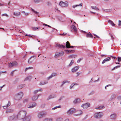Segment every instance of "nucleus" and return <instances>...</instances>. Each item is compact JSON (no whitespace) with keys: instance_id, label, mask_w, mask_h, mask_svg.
<instances>
[{"instance_id":"f257e3e1","label":"nucleus","mask_w":121,"mask_h":121,"mask_svg":"<svg viewBox=\"0 0 121 121\" xmlns=\"http://www.w3.org/2000/svg\"><path fill=\"white\" fill-rule=\"evenodd\" d=\"M26 113L27 111L26 110H20L18 113L17 117L20 119H23L26 117Z\"/></svg>"},{"instance_id":"f03ea898","label":"nucleus","mask_w":121,"mask_h":121,"mask_svg":"<svg viewBox=\"0 0 121 121\" xmlns=\"http://www.w3.org/2000/svg\"><path fill=\"white\" fill-rule=\"evenodd\" d=\"M23 95V93L22 92H19L16 94L14 98L16 100H19L21 99Z\"/></svg>"},{"instance_id":"7ed1b4c3","label":"nucleus","mask_w":121,"mask_h":121,"mask_svg":"<svg viewBox=\"0 0 121 121\" xmlns=\"http://www.w3.org/2000/svg\"><path fill=\"white\" fill-rule=\"evenodd\" d=\"M46 113L44 111H42L39 112L37 115V117L39 119H40L46 116Z\"/></svg>"},{"instance_id":"20e7f679","label":"nucleus","mask_w":121,"mask_h":121,"mask_svg":"<svg viewBox=\"0 0 121 121\" xmlns=\"http://www.w3.org/2000/svg\"><path fill=\"white\" fill-rule=\"evenodd\" d=\"M76 112H77L75 108H71L67 111V113L68 115H69Z\"/></svg>"},{"instance_id":"39448f33","label":"nucleus","mask_w":121,"mask_h":121,"mask_svg":"<svg viewBox=\"0 0 121 121\" xmlns=\"http://www.w3.org/2000/svg\"><path fill=\"white\" fill-rule=\"evenodd\" d=\"M36 58V57L34 56H32L28 59V63L29 64L32 63Z\"/></svg>"},{"instance_id":"423d86ee","label":"nucleus","mask_w":121,"mask_h":121,"mask_svg":"<svg viewBox=\"0 0 121 121\" xmlns=\"http://www.w3.org/2000/svg\"><path fill=\"white\" fill-rule=\"evenodd\" d=\"M103 113L102 112H99L95 113L94 115V117L96 118H100L103 115Z\"/></svg>"},{"instance_id":"0eeeda50","label":"nucleus","mask_w":121,"mask_h":121,"mask_svg":"<svg viewBox=\"0 0 121 121\" xmlns=\"http://www.w3.org/2000/svg\"><path fill=\"white\" fill-rule=\"evenodd\" d=\"M59 5L62 7H65L67 6L68 5V3L67 2H64L61 1L59 4Z\"/></svg>"},{"instance_id":"6e6552de","label":"nucleus","mask_w":121,"mask_h":121,"mask_svg":"<svg viewBox=\"0 0 121 121\" xmlns=\"http://www.w3.org/2000/svg\"><path fill=\"white\" fill-rule=\"evenodd\" d=\"M17 63L16 61H14L10 63L9 65V67L12 68L13 67L17 66Z\"/></svg>"},{"instance_id":"1a4fd4ad","label":"nucleus","mask_w":121,"mask_h":121,"mask_svg":"<svg viewBox=\"0 0 121 121\" xmlns=\"http://www.w3.org/2000/svg\"><path fill=\"white\" fill-rule=\"evenodd\" d=\"M18 118L17 117V116L13 114L11 116H10L9 117V120L11 121L13 120H16Z\"/></svg>"},{"instance_id":"9d476101","label":"nucleus","mask_w":121,"mask_h":121,"mask_svg":"<svg viewBox=\"0 0 121 121\" xmlns=\"http://www.w3.org/2000/svg\"><path fill=\"white\" fill-rule=\"evenodd\" d=\"M90 104L88 103H86L83 104L82 105V107L84 109H86L90 106Z\"/></svg>"},{"instance_id":"9b49d317","label":"nucleus","mask_w":121,"mask_h":121,"mask_svg":"<svg viewBox=\"0 0 121 121\" xmlns=\"http://www.w3.org/2000/svg\"><path fill=\"white\" fill-rule=\"evenodd\" d=\"M71 30L72 31L74 32H76L77 31L76 27L73 25H72L71 26Z\"/></svg>"},{"instance_id":"f8f14e48","label":"nucleus","mask_w":121,"mask_h":121,"mask_svg":"<svg viewBox=\"0 0 121 121\" xmlns=\"http://www.w3.org/2000/svg\"><path fill=\"white\" fill-rule=\"evenodd\" d=\"M36 105V104L35 103L33 102L30 105H28L27 107L28 108H31L35 107Z\"/></svg>"},{"instance_id":"ddd939ff","label":"nucleus","mask_w":121,"mask_h":121,"mask_svg":"<svg viewBox=\"0 0 121 121\" xmlns=\"http://www.w3.org/2000/svg\"><path fill=\"white\" fill-rule=\"evenodd\" d=\"M82 102L80 99L78 98H76L73 101V103L74 104H78Z\"/></svg>"},{"instance_id":"4468645a","label":"nucleus","mask_w":121,"mask_h":121,"mask_svg":"<svg viewBox=\"0 0 121 121\" xmlns=\"http://www.w3.org/2000/svg\"><path fill=\"white\" fill-rule=\"evenodd\" d=\"M117 116L116 114L115 113H113L111 114L110 116V118L112 120H114L116 119Z\"/></svg>"},{"instance_id":"2eb2a0df","label":"nucleus","mask_w":121,"mask_h":121,"mask_svg":"<svg viewBox=\"0 0 121 121\" xmlns=\"http://www.w3.org/2000/svg\"><path fill=\"white\" fill-rule=\"evenodd\" d=\"M79 67V66H77L75 67L72 69V72L73 73L75 72L78 69Z\"/></svg>"},{"instance_id":"dca6fc26","label":"nucleus","mask_w":121,"mask_h":121,"mask_svg":"<svg viewBox=\"0 0 121 121\" xmlns=\"http://www.w3.org/2000/svg\"><path fill=\"white\" fill-rule=\"evenodd\" d=\"M111 59V57H108L106 58H105L103 61L102 62V64H104L105 62L110 60Z\"/></svg>"},{"instance_id":"f3484780","label":"nucleus","mask_w":121,"mask_h":121,"mask_svg":"<svg viewBox=\"0 0 121 121\" xmlns=\"http://www.w3.org/2000/svg\"><path fill=\"white\" fill-rule=\"evenodd\" d=\"M24 118L23 121H30L31 117L30 116H27Z\"/></svg>"},{"instance_id":"a211bd4d","label":"nucleus","mask_w":121,"mask_h":121,"mask_svg":"<svg viewBox=\"0 0 121 121\" xmlns=\"http://www.w3.org/2000/svg\"><path fill=\"white\" fill-rule=\"evenodd\" d=\"M39 95H38L37 96L36 95L33 96L32 98V100L35 101L37 100V99L38 97H39Z\"/></svg>"},{"instance_id":"6ab92c4d","label":"nucleus","mask_w":121,"mask_h":121,"mask_svg":"<svg viewBox=\"0 0 121 121\" xmlns=\"http://www.w3.org/2000/svg\"><path fill=\"white\" fill-rule=\"evenodd\" d=\"M48 83V82L47 81H42L39 83V84L40 85H43L47 84Z\"/></svg>"},{"instance_id":"aec40b11","label":"nucleus","mask_w":121,"mask_h":121,"mask_svg":"<svg viewBox=\"0 0 121 121\" xmlns=\"http://www.w3.org/2000/svg\"><path fill=\"white\" fill-rule=\"evenodd\" d=\"M11 105V103L10 101H9L7 104L6 105L3 107L4 109H6L8 108Z\"/></svg>"},{"instance_id":"412c9836","label":"nucleus","mask_w":121,"mask_h":121,"mask_svg":"<svg viewBox=\"0 0 121 121\" xmlns=\"http://www.w3.org/2000/svg\"><path fill=\"white\" fill-rule=\"evenodd\" d=\"M78 113L77 114H74V116H78L80 115L82 113V112L81 110H79L77 111Z\"/></svg>"},{"instance_id":"4be33fe9","label":"nucleus","mask_w":121,"mask_h":121,"mask_svg":"<svg viewBox=\"0 0 121 121\" xmlns=\"http://www.w3.org/2000/svg\"><path fill=\"white\" fill-rule=\"evenodd\" d=\"M55 95H51L49 96L47 98V100H48L51 99L55 97Z\"/></svg>"},{"instance_id":"5701e85b","label":"nucleus","mask_w":121,"mask_h":121,"mask_svg":"<svg viewBox=\"0 0 121 121\" xmlns=\"http://www.w3.org/2000/svg\"><path fill=\"white\" fill-rule=\"evenodd\" d=\"M25 86V85H21L18 86L17 87V89L20 90L24 87Z\"/></svg>"},{"instance_id":"b1692460","label":"nucleus","mask_w":121,"mask_h":121,"mask_svg":"<svg viewBox=\"0 0 121 121\" xmlns=\"http://www.w3.org/2000/svg\"><path fill=\"white\" fill-rule=\"evenodd\" d=\"M56 46L57 47H59L60 48H65V46H63V45H60L59 43H57L56 45Z\"/></svg>"},{"instance_id":"393cba45","label":"nucleus","mask_w":121,"mask_h":121,"mask_svg":"<svg viewBox=\"0 0 121 121\" xmlns=\"http://www.w3.org/2000/svg\"><path fill=\"white\" fill-rule=\"evenodd\" d=\"M13 110L11 108H8L6 111V112L7 113L12 112H13Z\"/></svg>"},{"instance_id":"a878e982","label":"nucleus","mask_w":121,"mask_h":121,"mask_svg":"<svg viewBox=\"0 0 121 121\" xmlns=\"http://www.w3.org/2000/svg\"><path fill=\"white\" fill-rule=\"evenodd\" d=\"M86 37L87 38H92L93 37L92 35L90 33L87 34Z\"/></svg>"},{"instance_id":"bb28decb","label":"nucleus","mask_w":121,"mask_h":121,"mask_svg":"<svg viewBox=\"0 0 121 121\" xmlns=\"http://www.w3.org/2000/svg\"><path fill=\"white\" fill-rule=\"evenodd\" d=\"M52 118H46L44 119L43 121H52Z\"/></svg>"},{"instance_id":"cd10ccee","label":"nucleus","mask_w":121,"mask_h":121,"mask_svg":"<svg viewBox=\"0 0 121 121\" xmlns=\"http://www.w3.org/2000/svg\"><path fill=\"white\" fill-rule=\"evenodd\" d=\"M43 25H44V26H47L49 27L52 28V32H53L54 31V30L56 29L55 28H52V27L48 25L47 24H45L43 23Z\"/></svg>"},{"instance_id":"c85d7f7f","label":"nucleus","mask_w":121,"mask_h":121,"mask_svg":"<svg viewBox=\"0 0 121 121\" xmlns=\"http://www.w3.org/2000/svg\"><path fill=\"white\" fill-rule=\"evenodd\" d=\"M69 81H68L67 80H65V81H63L62 82V84L61 85H60V87H62L63 86V85L65 83H69Z\"/></svg>"},{"instance_id":"c756f323","label":"nucleus","mask_w":121,"mask_h":121,"mask_svg":"<svg viewBox=\"0 0 121 121\" xmlns=\"http://www.w3.org/2000/svg\"><path fill=\"white\" fill-rule=\"evenodd\" d=\"M14 15L15 16H18L20 14V12H14L13 13Z\"/></svg>"},{"instance_id":"7c9ffc66","label":"nucleus","mask_w":121,"mask_h":121,"mask_svg":"<svg viewBox=\"0 0 121 121\" xmlns=\"http://www.w3.org/2000/svg\"><path fill=\"white\" fill-rule=\"evenodd\" d=\"M32 79V77L31 76H29L26 78L24 80L25 81L27 80H30Z\"/></svg>"},{"instance_id":"2f4dec72","label":"nucleus","mask_w":121,"mask_h":121,"mask_svg":"<svg viewBox=\"0 0 121 121\" xmlns=\"http://www.w3.org/2000/svg\"><path fill=\"white\" fill-rule=\"evenodd\" d=\"M108 22L110 23L112 26H114L115 25V24H114L113 22L111 20H109L108 21Z\"/></svg>"},{"instance_id":"473e14b6","label":"nucleus","mask_w":121,"mask_h":121,"mask_svg":"<svg viewBox=\"0 0 121 121\" xmlns=\"http://www.w3.org/2000/svg\"><path fill=\"white\" fill-rule=\"evenodd\" d=\"M91 8L92 9H94L96 10H99V8L96 6H91Z\"/></svg>"},{"instance_id":"72a5a7b5","label":"nucleus","mask_w":121,"mask_h":121,"mask_svg":"<svg viewBox=\"0 0 121 121\" xmlns=\"http://www.w3.org/2000/svg\"><path fill=\"white\" fill-rule=\"evenodd\" d=\"M70 46V44L69 42L68 41L66 42V47L67 48H69Z\"/></svg>"},{"instance_id":"f704fd0d","label":"nucleus","mask_w":121,"mask_h":121,"mask_svg":"<svg viewBox=\"0 0 121 121\" xmlns=\"http://www.w3.org/2000/svg\"><path fill=\"white\" fill-rule=\"evenodd\" d=\"M61 106L60 105H59L57 106H56L53 108H52V110H54L55 109H56L57 108H61Z\"/></svg>"},{"instance_id":"c9c22d12","label":"nucleus","mask_w":121,"mask_h":121,"mask_svg":"<svg viewBox=\"0 0 121 121\" xmlns=\"http://www.w3.org/2000/svg\"><path fill=\"white\" fill-rule=\"evenodd\" d=\"M32 29L33 30L35 31L37 29H38L39 30L40 29L39 27H32Z\"/></svg>"},{"instance_id":"e433bc0d","label":"nucleus","mask_w":121,"mask_h":121,"mask_svg":"<svg viewBox=\"0 0 121 121\" xmlns=\"http://www.w3.org/2000/svg\"><path fill=\"white\" fill-rule=\"evenodd\" d=\"M30 10L36 14H38L39 13L38 12H37L35 11L34 9L32 8Z\"/></svg>"},{"instance_id":"4c0bfd02","label":"nucleus","mask_w":121,"mask_h":121,"mask_svg":"<svg viewBox=\"0 0 121 121\" xmlns=\"http://www.w3.org/2000/svg\"><path fill=\"white\" fill-rule=\"evenodd\" d=\"M74 62V60H72L70 62V64L69 65V66H71L72 65L73 63Z\"/></svg>"},{"instance_id":"58836bf2","label":"nucleus","mask_w":121,"mask_h":121,"mask_svg":"<svg viewBox=\"0 0 121 121\" xmlns=\"http://www.w3.org/2000/svg\"><path fill=\"white\" fill-rule=\"evenodd\" d=\"M53 77L52 74L49 76L47 78V79L48 80H49L50 79L52 78Z\"/></svg>"},{"instance_id":"ea45409f","label":"nucleus","mask_w":121,"mask_h":121,"mask_svg":"<svg viewBox=\"0 0 121 121\" xmlns=\"http://www.w3.org/2000/svg\"><path fill=\"white\" fill-rule=\"evenodd\" d=\"M56 121H63V119L62 118H58L56 119Z\"/></svg>"},{"instance_id":"a19ab883","label":"nucleus","mask_w":121,"mask_h":121,"mask_svg":"<svg viewBox=\"0 0 121 121\" xmlns=\"http://www.w3.org/2000/svg\"><path fill=\"white\" fill-rule=\"evenodd\" d=\"M82 3H81L79 5H75L73 6V8H75L77 7L78 6H82Z\"/></svg>"},{"instance_id":"79ce46f5","label":"nucleus","mask_w":121,"mask_h":121,"mask_svg":"<svg viewBox=\"0 0 121 121\" xmlns=\"http://www.w3.org/2000/svg\"><path fill=\"white\" fill-rule=\"evenodd\" d=\"M53 77L56 76L57 75V74L56 73L53 72L51 74Z\"/></svg>"},{"instance_id":"37998d69","label":"nucleus","mask_w":121,"mask_h":121,"mask_svg":"<svg viewBox=\"0 0 121 121\" xmlns=\"http://www.w3.org/2000/svg\"><path fill=\"white\" fill-rule=\"evenodd\" d=\"M77 56L76 55H72L69 56V57L71 58H74L77 57Z\"/></svg>"},{"instance_id":"c03bdc74","label":"nucleus","mask_w":121,"mask_h":121,"mask_svg":"<svg viewBox=\"0 0 121 121\" xmlns=\"http://www.w3.org/2000/svg\"><path fill=\"white\" fill-rule=\"evenodd\" d=\"M77 85V84L76 83H74V84H72L70 86L69 88H70L71 89H72L73 87L75 85Z\"/></svg>"},{"instance_id":"a18cd8bd","label":"nucleus","mask_w":121,"mask_h":121,"mask_svg":"<svg viewBox=\"0 0 121 121\" xmlns=\"http://www.w3.org/2000/svg\"><path fill=\"white\" fill-rule=\"evenodd\" d=\"M28 100L29 99H25L23 100V103H26L28 102Z\"/></svg>"},{"instance_id":"49530a36","label":"nucleus","mask_w":121,"mask_h":121,"mask_svg":"<svg viewBox=\"0 0 121 121\" xmlns=\"http://www.w3.org/2000/svg\"><path fill=\"white\" fill-rule=\"evenodd\" d=\"M83 59V58H81L79 59H78L77 60V62L78 63H79L80 61L82 60Z\"/></svg>"},{"instance_id":"de8ad7c7","label":"nucleus","mask_w":121,"mask_h":121,"mask_svg":"<svg viewBox=\"0 0 121 121\" xmlns=\"http://www.w3.org/2000/svg\"><path fill=\"white\" fill-rule=\"evenodd\" d=\"M99 109L101 110L104 109V106H99Z\"/></svg>"},{"instance_id":"09e8293b","label":"nucleus","mask_w":121,"mask_h":121,"mask_svg":"<svg viewBox=\"0 0 121 121\" xmlns=\"http://www.w3.org/2000/svg\"><path fill=\"white\" fill-rule=\"evenodd\" d=\"M33 69V67H29L28 68H26L25 69V71H26L28 69Z\"/></svg>"},{"instance_id":"8fccbe9b","label":"nucleus","mask_w":121,"mask_h":121,"mask_svg":"<svg viewBox=\"0 0 121 121\" xmlns=\"http://www.w3.org/2000/svg\"><path fill=\"white\" fill-rule=\"evenodd\" d=\"M26 36H29L30 37H31L33 38V36L34 37H35V35H27V34H26ZM34 38H35L34 37Z\"/></svg>"},{"instance_id":"3c124183","label":"nucleus","mask_w":121,"mask_h":121,"mask_svg":"<svg viewBox=\"0 0 121 121\" xmlns=\"http://www.w3.org/2000/svg\"><path fill=\"white\" fill-rule=\"evenodd\" d=\"M60 53H59L58 54L56 53L55 55V57H58L60 56Z\"/></svg>"},{"instance_id":"603ef678","label":"nucleus","mask_w":121,"mask_h":121,"mask_svg":"<svg viewBox=\"0 0 121 121\" xmlns=\"http://www.w3.org/2000/svg\"><path fill=\"white\" fill-rule=\"evenodd\" d=\"M2 16H5L7 17H9V15L6 13L3 14L2 15Z\"/></svg>"},{"instance_id":"864d4df0","label":"nucleus","mask_w":121,"mask_h":121,"mask_svg":"<svg viewBox=\"0 0 121 121\" xmlns=\"http://www.w3.org/2000/svg\"><path fill=\"white\" fill-rule=\"evenodd\" d=\"M117 60L118 61L120 62L121 61V57H118Z\"/></svg>"},{"instance_id":"5fc2aeb1","label":"nucleus","mask_w":121,"mask_h":121,"mask_svg":"<svg viewBox=\"0 0 121 121\" xmlns=\"http://www.w3.org/2000/svg\"><path fill=\"white\" fill-rule=\"evenodd\" d=\"M118 25L119 26H120L121 25V21L120 20H119L118 21Z\"/></svg>"},{"instance_id":"6e6d98bb","label":"nucleus","mask_w":121,"mask_h":121,"mask_svg":"<svg viewBox=\"0 0 121 121\" xmlns=\"http://www.w3.org/2000/svg\"><path fill=\"white\" fill-rule=\"evenodd\" d=\"M38 92H39V91H38V90H36L35 91H34V94H36Z\"/></svg>"},{"instance_id":"4d7b16f0","label":"nucleus","mask_w":121,"mask_h":121,"mask_svg":"<svg viewBox=\"0 0 121 121\" xmlns=\"http://www.w3.org/2000/svg\"><path fill=\"white\" fill-rule=\"evenodd\" d=\"M67 33H64L63 34H60L62 35V36H65V35Z\"/></svg>"},{"instance_id":"13d9d810","label":"nucleus","mask_w":121,"mask_h":121,"mask_svg":"<svg viewBox=\"0 0 121 121\" xmlns=\"http://www.w3.org/2000/svg\"><path fill=\"white\" fill-rule=\"evenodd\" d=\"M120 65L117 66H116L115 67H114V69H117L118 68H120Z\"/></svg>"},{"instance_id":"bf43d9fd","label":"nucleus","mask_w":121,"mask_h":121,"mask_svg":"<svg viewBox=\"0 0 121 121\" xmlns=\"http://www.w3.org/2000/svg\"><path fill=\"white\" fill-rule=\"evenodd\" d=\"M29 13H26V12H25V13L24 14V15L25 16H27V15H29Z\"/></svg>"},{"instance_id":"052dcab7","label":"nucleus","mask_w":121,"mask_h":121,"mask_svg":"<svg viewBox=\"0 0 121 121\" xmlns=\"http://www.w3.org/2000/svg\"><path fill=\"white\" fill-rule=\"evenodd\" d=\"M94 93V92L93 91H92L91 92H90V93L89 94V95H92Z\"/></svg>"},{"instance_id":"680f3d73","label":"nucleus","mask_w":121,"mask_h":121,"mask_svg":"<svg viewBox=\"0 0 121 121\" xmlns=\"http://www.w3.org/2000/svg\"><path fill=\"white\" fill-rule=\"evenodd\" d=\"M38 90V91H39H39H41V92H42L43 91V90L42 89H39V90Z\"/></svg>"},{"instance_id":"e2e57ef3","label":"nucleus","mask_w":121,"mask_h":121,"mask_svg":"<svg viewBox=\"0 0 121 121\" xmlns=\"http://www.w3.org/2000/svg\"><path fill=\"white\" fill-rule=\"evenodd\" d=\"M71 50H66V51L67 52V53H71V52H70L69 51H70Z\"/></svg>"},{"instance_id":"0e129e2a","label":"nucleus","mask_w":121,"mask_h":121,"mask_svg":"<svg viewBox=\"0 0 121 121\" xmlns=\"http://www.w3.org/2000/svg\"><path fill=\"white\" fill-rule=\"evenodd\" d=\"M109 34L110 35L111 37V38L112 39H114V38L113 37V36L112 35L110 34Z\"/></svg>"},{"instance_id":"69168bd1","label":"nucleus","mask_w":121,"mask_h":121,"mask_svg":"<svg viewBox=\"0 0 121 121\" xmlns=\"http://www.w3.org/2000/svg\"><path fill=\"white\" fill-rule=\"evenodd\" d=\"M19 107L21 106L22 105V104L20 103H19L18 104Z\"/></svg>"},{"instance_id":"338daca9","label":"nucleus","mask_w":121,"mask_h":121,"mask_svg":"<svg viewBox=\"0 0 121 121\" xmlns=\"http://www.w3.org/2000/svg\"><path fill=\"white\" fill-rule=\"evenodd\" d=\"M14 72V71H13L11 72V74H10L11 75H13V73Z\"/></svg>"},{"instance_id":"774afa93","label":"nucleus","mask_w":121,"mask_h":121,"mask_svg":"<svg viewBox=\"0 0 121 121\" xmlns=\"http://www.w3.org/2000/svg\"><path fill=\"white\" fill-rule=\"evenodd\" d=\"M39 0H34V1L35 2H39Z\"/></svg>"}]
</instances>
